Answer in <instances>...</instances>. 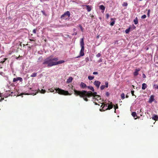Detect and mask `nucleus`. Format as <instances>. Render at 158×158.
Masks as SVG:
<instances>
[{"instance_id":"obj_35","label":"nucleus","mask_w":158,"mask_h":158,"mask_svg":"<svg viewBox=\"0 0 158 158\" xmlns=\"http://www.w3.org/2000/svg\"><path fill=\"white\" fill-rule=\"evenodd\" d=\"M7 59V58H4V59H3L4 60H3V61H1V63H4L5 62V61Z\"/></svg>"},{"instance_id":"obj_20","label":"nucleus","mask_w":158,"mask_h":158,"mask_svg":"<svg viewBox=\"0 0 158 158\" xmlns=\"http://www.w3.org/2000/svg\"><path fill=\"white\" fill-rule=\"evenodd\" d=\"M99 8L101 10H103V11L105 10V7L103 5L100 6Z\"/></svg>"},{"instance_id":"obj_24","label":"nucleus","mask_w":158,"mask_h":158,"mask_svg":"<svg viewBox=\"0 0 158 158\" xmlns=\"http://www.w3.org/2000/svg\"><path fill=\"white\" fill-rule=\"evenodd\" d=\"M121 98L122 99H123L125 98V94L124 93H122L121 95Z\"/></svg>"},{"instance_id":"obj_43","label":"nucleus","mask_w":158,"mask_h":158,"mask_svg":"<svg viewBox=\"0 0 158 158\" xmlns=\"http://www.w3.org/2000/svg\"><path fill=\"white\" fill-rule=\"evenodd\" d=\"M150 13V10H148V16H149V15Z\"/></svg>"},{"instance_id":"obj_9","label":"nucleus","mask_w":158,"mask_h":158,"mask_svg":"<svg viewBox=\"0 0 158 158\" xmlns=\"http://www.w3.org/2000/svg\"><path fill=\"white\" fill-rule=\"evenodd\" d=\"M140 70L141 69L139 68L138 69H135V72L133 73L134 75L135 76H137L139 74L138 72L140 71Z\"/></svg>"},{"instance_id":"obj_47","label":"nucleus","mask_w":158,"mask_h":158,"mask_svg":"<svg viewBox=\"0 0 158 158\" xmlns=\"http://www.w3.org/2000/svg\"><path fill=\"white\" fill-rule=\"evenodd\" d=\"M102 59H100V60H99V62H102Z\"/></svg>"},{"instance_id":"obj_22","label":"nucleus","mask_w":158,"mask_h":158,"mask_svg":"<svg viewBox=\"0 0 158 158\" xmlns=\"http://www.w3.org/2000/svg\"><path fill=\"white\" fill-rule=\"evenodd\" d=\"M94 78V76H89L88 77V79L90 80H92Z\"/></svg>"},{"instance_id":"obj_46","label":"nucleus","mask_w":158,"mask_h":158,"mask_svg":"<svg viewBox=\"0 0 158 158\" xmlns=\"http://www.w3.org/2000/svg\"><path fill=\"white\" fill-rule=\"evenodd\" d=\"M4 99V98H1V99H0V102L2 101Z\"/></svg>"},{"instance_id":"obj_32","label":"nucleus","mask_w":158,"mask_h":158,"mask_svg":"<svg viewBox=\"0 0 158 158\" xmlns=\"http://www.w3.org/2000/svg\"><path fill=\"white\" fill-rule=\"evenodd\" d=\"M127 2H124L123 4V6H127Z\"/></svg>"},{"instance_id":"obj_15","label":"nucleus","mask_w":158,"mask_h":158,"mask_svg":"<svg viewBox=\"0 0 158 158\" xmlns=\"http://www.w3.org/2000/svg\"><path fill=\"white\" fill-rule=\"evenodd\" d=\"M73 80V77H70L67 80V82L68 83H71L72 82Z\"/></svg>"},{"instance_id":"obj_2","label":"nucleus","mask_w":158,"mask_h":158,"mask_svg":"<svg viewBox=\"0 0 158 158\" xmlns=\"http://www.w3.org/2000/svg\"><path fill=\"white\" fill-rule=\"evenodd\" d=\"M58 60V59L57 57L52 58L50 56L47 57L44 60L43 64H47V67H50L59 64L63 63L64 62V61L63 60L56 61Z\"/></svg>"},{"instance_id":"obj_56","label":"nucleus","mask_w":158,"mask_h":158,"mask_svg":"<svg viewBox=\"0 0 158 158\" xmlns=\"http://www.w3.org/2000/svg\"><path fill=\"white\" fill-rule=\"evenodd\" d=\"M74 34H75V35H77V33H74Z\"/></svg>"},{"instance_id":"obj_4","label":"nucleus","mask_w":158,"mask_h":158,"mask_svg":"<svg viewBox=\"0 0 158 158\" xmlns=\"http://www.w3.org/2000/svg\"><path fill=\"white\" fill-rule=\"evenodd\" d=\"M84 38H82L81 39L80 41V46L81 47V49L80 52V56L76 57V58H78L80 56H83L84 55Z\"/></svg>"},{"instance_id":"obj_1","label":"nucleus","mask_w":158,"mask_h":158,"mask_svg":"<svg viewBox=\"0 0 158 158\" xmlns=\"http://www.w3.org/2000/svg\"><path fill=\"white\" fill-rule=\"evenodd\" d=\"M74 94L76 95L79 96L80 97L82 98L86 102L89 100L87 98H89L92 96L98 95L97 94L96 92H92L91 91H87L85 90L80 91L74 89Z\"/></svg>"},{"instance_id":"obj_33","label":"nucleus","mask_w":158,"mask_h":158,"mask_svg":"<svg viewBox=\"0 0 158 158\" xmlns=\"http://www.w3.org/2000/svg\"><path fill=\"white\" fill-rule=\"evenodd\" d=\"M79 27H80L81 31H83V28L82 27V26L81 25H79Z\"/></svg>"},{"instance_id":"obj_34","label":"nucleus","mask_w":158,"mask_h":158,"mask_svg":"<svg viewBox=\"0 0 158 158\" xmlns=\"http://www.w3.org/2000/svg\"><path fill=\"white\" fill-rule=\"evenodd\" d=\"M106 95L107 96V97H109L110 95V94L108 92H106Z\"/></svg>"},{"instance_id":"obj_45","label":"nucleus","mask_w":158,"mask_h":158,"mask_svg":"<svg viewBox=\"0 0 158 158\" xmlns=\"http://www.w3.org/2000/svg\"><path fill=\"white\" fill-rule=\"evenodd\" d=\"M118 106H117H117H116V107L115 108V110H114V112L115 113L116 112V109H117V108H118Z\"/></svg>"},{"instance_id":"obj_50","label":"nucleus","mask_w":158,"mask_h":158,"mask_svg":"<svg viewBox=\"0 0 158 158\" xmlns=\"http://www.w3.org/2000/svg\"><path fill=\"white\" fill-rule=\"evenodd\" d=\"M71 88L72 89H73V86H72V87H71Z\"/></svg>"},{"instance_id":"obj_16","label":"nucleus","mask_w":158,"mask_h":158,"mask_svg":"<svg viewBox=\"0 0 158 158\" xmlns=\"http://www.w3.org/2000/svg\"><path fill=\"white\" fill-rule=\"evenodd\" d=\"M147 85L146 84L143 83L142 85V89L144 90L147 87Z\"/></svg>"},{"instance_id":"obj_40","label":"nucleus","mask_w":158,"mask_h":158,"mask_svg":"<svg viewBox=\"0 0 158 158\" xmlns=\"http://www.w3.org/2000/svg\"><path fill=\"white\" fill-rule=\"evenodd\" d=\"M98 74V73L96 72H94L93 73V74L94 75L97 74Z\"/></svg>"},{"instance_id":"obj_51","label":"nucleus","mask_w":158,"mask_h":158,"mask_svg":"<svg viewBox=\"0 0 158 158\" xmlns=\"http://www.w3.org/2000/svg\"><path fill=\"white\" fill-rule=\"evenodd\" d=\"M128 95H127L126 96V98H128Z\"/></svg>"},{"instance_id":"obj_8","label":"nucleus","mask_w":158,"mask_h":158,"mask_svg":"<svg viewBox=\"0 0 158 158\" xmlns=\"http://www.w3.org/2000/svg\"><path fill=\"white\" fill-rule=\"evenodd\" d=\"M101 83V82L98 81H95L94 83V85L98 89L99 88Z\"/></svg>"},{"instance_id":"obj_42","label":"nucleus","mask_w":158,"mask_h":158,"mask_svg":"<svg viewBox=\"0 0 158 158\" xmlns=\"http://www.w3.org/2000/svg\"><path fill=\"white\" fill-rule=\"evenodd\" d=\"M41 12L43 13V15H46V14H45V12H44V11H43V10H42Z\"/></svg>"},{"instance_id":"obj_55","label":"nucleus","mask_w":158,"mask_h":158,"mask_svg":"<svg viewBox=\"0 0 158 158\" xmlns=\"http://www.w3.org/2000/svg\"><path fill=\"white\" fill-rule=\"evenodd\" d=\"M73 30H74V31H75V30H76V29H75V28H74V29H73Z\"/></svg>"},{"instance_id":"obj_38","label":"nucleus","mask_w":158,"mask_h":158,"mask_svg":"<svg viewBox=\"0 0 158 158\" xmlns=\"http://www.w3.org/2000/svg\"><path fill=\"white\" fill-rule=\"evenodd\" d=\"M16 81H17V80L16 78H14L13 80V82H15Z\"/></svg>"},{"instance_id":"obj_6","label":"nucleus","mask_w":158,"mask_h":158,"mask_svg":"<svg viewBox=\"0 0 158 158\" xmlns=\"http://www.w3.org/2000/svg\"><path fill=\"white\" fill-rule=\"evenodd\" d=\"M70 13L69 11H67L62 15L60 18L61 19H67L70 17Z\"/></svg>"},{"instance_id":"obj_49","label":"nucleus","mask_w":158,"mask_h":158,"mask_svg":"<svg viewBox=\"0 0 158 158\" xmlns=\"http://www.w3.org/2000/svg\"><path fill=\"white\" fill-rule=\"evenodd\" d=\"M94 15H92L91 16V17L92 18H93V17H94Z\"/></svg>"},{"instance_id":"obj_7","label":"nucleus","mask_w":158,"mask_h":158,"mask_svg":"<svg viewBox=\"0 0 158 158\" xmlns=\"http://www.w3.org/2000/svg\"><path fill=\"white\" fill-rule=\"evenodd\" d=\"M105 85H102L101 86L100 88L101 90H102L104 89L105 88H108V83L107 81H106L105 83Z\"/></svg>"},{"instance_id":"obj_30","label":"nucleus","mask_w":158,"mask_h":158,"mask_svg":"<svg viewBox=\"0 0 158 158\" xmlns=\"http://www.w3.org/2000/svg\"><path fill=\"white\" fill-rule=\"evenodd\" d=\"M146 15H142L141 17V18L142 19H145L146 18Z\"/></svg>"},{"instance_id":"obj_12","label":"nucleus","mask_w":158,"mask_h":158,"mask_svg":"<svg viewBox=\"0 0 158 158\" xmlns=\"http://www.w3.org/2000/svg\"><path fill=\"white\" fill-rule=\"evenodd\" d=\"M152 118L154 120L158 121V115L155 114H153L152 115Z\"/></svg>"},{"instance_id":"obj_25","label":"nucleus","mask_w":158,"mask_h":158,"mask_svg":"<svg viewBox=\"0 0 158 158\" xmlns=\"http://www.w3.org/2000/svg\"><path fill=\"white\" fill-rule=\"evenodd\" d=\"M17 81H23V79L20 77H18L16 78Z\"/></svg>"},{"instance_id":"obj_27","label":"nucleus","mask_w":158,"mask_h":158,"mask_svg":"<svg viewBox=\"0 0 158 158\" xmlns=\"http://www.w3.org/2000/svg\"><path fill=\"white\" fill-rule=\"evenodd\" d=\"M45 92V90L43 89H42L40 91V93L42 94H44Z\"/></svg>"},{"instance_id":"obj_31","label":"nucleus","mask_w":158,"mask_h":158,"mask_svg":"<svg viewBox=\"0 0 158 158\" xmlns=\"http://www.w3.org/2000/svg\"><path fill=\"white\" fill-rule=\"evenodd\" d=\"M101 56V54L100 53H98L96 56V57H100Z\"/></svg>"},{"instance_id":"obj_5","label":"nucleus","mask_w":158,"mask_h":158,"mask_svg":"<svg viewBox=\"0 0 158 158\" xmlns=\"http://www.w3.org/2000/svg\"><path fill=\"white\" fill-rule=\"evenodd\" d=\"M56 91L59 94L63 95H70L68 92L67 91H65L64 90L58 88H56L55 89Z\"/></svg>"},{"instance_id":"obj_10","label":"nucleus","mask_w":158,"mask_h":158,"mask_svg":"<svg viewBox=\"0 0 158 158\" xmlns=\"http://www.w3.org/2000/svg\"><path fill=\"white\" fill-rule=\"evenodd\" d=\"M154 95H152L150 96L148 101V102L151 103L154 100Z\"/></svg>"},{"instance_id":"obj_19","label":"nucleus","mask_w":158,"mask_h":158,"mask_svg":"<svg viewBox=\"0 0 158 158\" xmlns=\"http://www.w3.org/2000/svg\"><path fill=\"white\" fill-rule=\"evenodd\" d=\"M134 22L135 24H137L138 23V19L136 17L134 20Z\"/></svg>"},{"instance_id":"obj_52","label":"nucleus","mask_w":158,"mask_h":158,"mask_svg":"<svg viewBox=\"0 0 158 158\" xmlns=\"http://www.w3.org/2000/svg\"><path fill=\"white\" fill-rule=\"evenodd\" d=\"M72 2H76L75 1H72Z\"/></svg>"},{"instance_id":"obj_3","label":"nucleus","mask_w":158,"mask_h":158,"mask_svg":"<svg viewBox=\"0 0 158 158\" xmlns=\"http://www.w3.org/2000/svg\"><path fill=\"white\" fill-rule=\"evenodd\" d=\"M100 104H102V105L101 106V107H102V109H100V111H105L106 110H109L111 109H112L113 107V105H112V103H110V104L108 105V107L106 108L107 107V105L106 104H105L103 103H101Z\"/></svg>"},{"instance_id":"obj_28","label":"nucleus","mask_w":158,"mask_h":158,"mask_svg":"<svg viewBox=\"0 0 158 158\" xmlns=\"http://www.w3.org/2000/svg\"><path fill=\"white\" fill-rule=\"evenodd\" d=\"M154 88L156 89H158V85H153Z\"/></svg>"},{"instance_id":"obj_41","label":"nucleus","mask_w":158,"mask_h":158,"mask_svg":"<svg viewBox=\"0 0 158 158\" xmlns=\"http://www.w3.org/2000/svg\"><path fill=\"white\" fill-rule=\"evenodd\" d=\"M33 32L35 34L36 33V31L35 29H34L33 31Z\"/></svg>"},{"instance_id":"obj_26","label":"nucleus","mask_w":158,"mask_h":158,"mask_svg":"<svg viewBox=\"0 0 158 158\" xmlns=\"http://www.w3.org/2000/svg\"><path fill=\"white\" fill-rule=\"evenodd\" d=\"M130 28H129L125 30V32L126 33H128L130 31Z\"/></svg>"},{"instance_id":"obj_53","label":"nucleus","mask_w":158,"mask_h":158,"mask_svg":"<svg viewBox=\"0 0 158 158\" xmlns=\"http://www.w3.org/2000/svg\"><path fill=\"white\" fill-rule=\"evenodd\" d=\"M30 40L31 41H33V40L30 39Z\"/></svg>"},{"instance_id":"obj_21","label":"nucleus","mask_w":158,"mask_h":158,"mask_svg":"<svg viewBox=\"0 0 158 158\" xmlns=\"http://www.w3.org/2000/svg\"><path fill=\"white\" fill-rule=\"evenodd\" d=\"M43 60V58L42 56L40 57L38 59V62H41Z\"/></svg>"},{"instance_id":"obj_11","label":"nucleus","mask_w":158,"mask_h":158,"mask_svg":"<svg viewBox=\"0 0 158 158\" xmlns=\"http://www.w3.org/2000/svg\"><path fill=\"white\" fill-rule=\"evenodd\" d=\"M80 86L82 89H84L86 87H87L86 84L83 82H81L80 84Z\"/></svg>"},{"instance_id":"obj_17","label":"nucleus","mask_w":158,"mask_h":158,"mask_svg":"<svg viewBox=\"0 0 158 158\" xmlns=\"http://www.w3.org/2000/svg\"><path fill=\"white\" fill-rule=\"evenodd\" d=\"M93 97V99H95L97 100V98H99V99H100V96L99 95H96V96H92Z\"/></svg>"},{"instance_id":"obj_48","label":"nucleus","mask_w":158,"mask_h":158,"mask_svg":"<svg viewBox=\"0 0 158 158\" xmlns=\"http://www.w3.org/2000/svg\"><path fill=\"white\" fill-rule=\"evenodd\" d=\"M94 103H95V105H98V103L97 102H95Z\"/></svg>"},{"instance_id":"obj_36","label":"nucleus","mask_w":158,"mask_h":158,"mask_svg":"<svg viewBox=\"0 0 158 158\" xmlns=\"http://www.w3.org/2000/svg\"><path fill=\"white\" fill-rule=\"evenodd\" d=\"M106 17L107 19H108L109 17V14H107L106 15Z\"/></svg>"},{"instance_id":"obj_14","label":"nucleus","mask_w":158,"mask_h":158,"mask_svg":"<svg viewBox=\"0 0 158 158\" xmlns=\"http://www.w3.org/2000/svg\"><path fill=\"white\" fill-rule=\"evenodd\" d=\"M135 118V119H136L137 118V116L135 112H132L131 114Z\"/></svg>"},{"instance_id":"obj_54","label":"nucleus","mask_w":158,"mask_h":158,"mask_svg":"<svg viewBox=\"0 0 158 158\" xmlns=\"http://www.w3.org/2000/svg\"><path fill=\"white\" fill-rule=\"evenodd\" d=\"M111 20H113V18H111Z\"/></svg>"},{"instance_id":"obj_13","label":"nucleus","mask_w":158,"mask_h":158,"mask_svg":"<svg viewBox=\"0 0 158 158\" xmlns=\"http://www.w3.org/2000/svg\"><path fill=\"white\" fill-rule=\"evenodd\" d=\"M86 9L88 12L90 11L91 10L92 6L89 5H86Z\"/></svg>"},{"instance_id":"obj_39","label":"nucleus","mask_w":158,"mask_h":158,"mask_svg":"<svg viewBox=\"0 0 158 158\" xmlns=\"http://www.w3.org/2000/svg\"><path fill=\"white\" fill-rule=\"evenodd\" d=\"M142 76H143V77L144 78H146V76L145 75L144 73L143 74Z\"/></svg>"},{"instance_id":"obj_44","label":"nucleus","mask_w":158,"mask_h":158,"mask_svg":"<svg viewBox=\"0 0 158 158\" xmlns=\"http://www.w3.org/2000/svg\"><path fill=\"white\" fill-rule=\"evenodd\" d=\"M100 99H99V98H97V101L99 100H101V96H100V98H99Z\"/></svg>"},{"instance_id":"obj_29","label":"nucleus","mask_w":158,"mask_h":158,"mask_svg":"<svg viewBox=\"0 0 158 158\" xmlns=\"http://www.w3.org/2000/svg\"><path fill=\"white\" fill-rule=\"evenodd\" d=\"M115 23V21H113L112 22L110 23V25L111 26H113L114 25Z\"/></svg>"},{"instance_id":"obj_23","label":"nucleus","mask_w":158,"mask_h":158,"mask_svg":"<svg viewBox=\"0 0 158 158\" xmlns=\"http://www.w3.org/2000/svg\"><path fill=\"white\" fill-rule=\"evenodd\" d=\"M37 75V73H32V74H31L30 77H35Z\"/></svg>"},{"instance_id":"obj_18","label":"nucleus","mask_w":158,"mask_h":158,"mask_svg":"<svg viewBox=\"0 0 158 158\" xmlns=\"http://www.w3.org/2000/svg\"><path fill=\"white\" fill-rule=\"evenodd\" d=\"M87 87L90 90H91L92 92H94V89L93 86H89Z\"/></svg>"},{"instance_id":"obj_37","label":"nucleus","mask_w":158,"mask_h":158,"mask_svg":"<svg viewBox=\"0 0 158 158\" xmlns=\"http://www.w3.org/2000/svg\"><path fill=\"white\" fill-rule=\"evenodd\" d=\"M131 92L132 95L135 96V95L134 94V91L133 90H131Z\"/></svg>"}]
</instances>
